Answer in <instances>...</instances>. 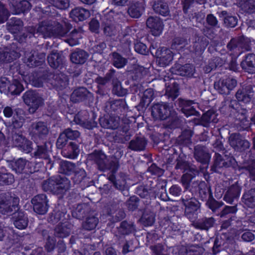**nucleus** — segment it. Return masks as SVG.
I'll return each mask as SVG.
<instances>
[{
  "label": "nucleus",
  "mask_w": 255,
  "mask_h": 255,
  "mask_svg": "<svg viewBox=\"0 0 255 255\" xmlns=\"http://www.w3.org/2000/svg\"><path fill=\"white\" fill-rule=\"evenodd\" d=\"M237 81L232 78H227L222 80L221 83H215V87L222 94H228L231 90H232L236 86Z\"/></svg>",
  "instance_id": "15"
},
{
  "label": "nucleus",
  "mask_w": 255,
  "mask_h": 255,
  "mask_svg": "<svg viewBox=\"0 0 255 255\" xmlns=\"http://www.w3.org/2000/svg\"><path fill=\"white\" fill-rule=\"evenodd\" d=\"M19 199L5 193L0 195V213L3 215L12 214L18 210Z\"/></svg>",
  "instance_id": "4"
},
{
  "label": "nucleus",
  "mask_w": 255,
  "mask_h": 255,
  "mask_svg": "<svg viewBox=\"0 0 255 255\" xmlns=\"http://www.w3.org/2000/svg\"><path fill=\"white\" fill-rule=\"evenodd\" d=\"M25 138V136L20 133H15L12 136L13 143L15 144V146L17 147L23 143L22 142H23Z\"/></svg>",
  "instance_id": "52"
},
{
  "label": "nucleus",
  "mask_w": 255,
  "mask_h": 255,
  "mask_svg": "<svg viewBox=\"0 0 255 255\" xmlns=\"http://www.w3.org/2000/svg\"><path fill=\"white\" fill-rule=\"evenodd\" d=\"M81 37V33L79 30L74 29L70 33V37L66 40V42L70 46H74L79 44V39Z\"/></svg>",
  "instance_id": "38"
},
{
  "label": "nucleus",
  "mask_w": 255,
  "mask_h": 255,
  "mask_svg": "<svg viewBox=\"0 0 255 255\" xmlns=\"http://www.w3.org/2000/svg\"><path fill=\"white\" fill-rule=\"evenodd\" d=\"M193 186L195 188L196 191H198L200 193H205L206 191V184L204 181L196 182L193 183Z\"/></svg>",
  "instance_id": "53"
},
{
  "label": "nucleus",
  "mask_w": 255,
  "mask_h": 255,
  "mask_svg": "<svg viewBox=\"0 0 255 255\" xmlns=\"http://www.w3.org/2000/svg\"><path fill=\"white\" fill-rule=\"evenodd\" d=\"M146 144V142L144 139L142 138H137L134 140H131L130 142L129 147L130 149L140 151L144 149Z\"/></svg>",
  "instance_id": "36"
},
{
  "label": "nucleus",
  "mask_w": 255,
  "mask_h": 255,
  "mask_svg": "<svg viewBox=\"0 0 255 255\" xmlns=\"http://www.w3.org/2000/svg\"><path fill=\"white\" fill-rule=\"evenodd\" d=\"M11 221L15 226L18 229L23 230L26 228L28 224V218L27 216L22 210L19 209L14 211L11 214Z\"/></svg>",
  "instance_id": "10"
},
{
  "label": "nucleus",
  "mask_w": 255,
  "mask_h": 255,
  "mask_svg": "<svg viewBox=\"0 0 255 255\" xmlns=\"http://www.w3.org/2000/svg\"><path fill=\"white\" fill-rule=\"evenodd\" d=\"M99 121L101 126L106 128L115 129L117 128L119 126L118 122L114 121L112 118L109 120L105 118H101Z\"/></svg>",
  "instance_id": "37"
},
{
  "label": "nucleus",
  "mask_w": 255,
  "mask_h": 255,
  "mask_svg": "<svg viewBox=\"0 0 255 255\" xmlns=\"http://www.w3.org/2000/svg\"><path fill=\"white\" fill-rule=\"evenodd\" d=\"M7 30L12 34H16L22 31L23 27V21L16 17L10 18L6 23Z\"/></svg>",
  "instance_id": "17"
},
{
  "label": "nucleus",
  "mask_w": 255,
  "mask_h": 255,
  "mask_svg": "<svg viewBox=\"0 0 255 255\" xmlns=\"http://www.w3.org/2000/svg\"><path fill=\"white\" fill-rule=\"evenodd\" d=\"M242 68L250 73H255V55L248 54L241 63Z\"/></svg>",
  "instance_id": "24"
},
{
  "label": "nucleus",
  "mask_w": 255,
  "mask_h": 255,
  "mask_svg": "<svg viewBox=\"0 0 255 255\" xmlns=\"http://www.w3.org/2000/svg\"><path fill=\"white\" fill-rule=\"evenodd\" d=\"M194 104L195 103L193 101L182 100L181 101V104L183 106L182 111L187 117L196 115L197 113L195 108L191 106Z\"/></svg>",
  "instance_id": "29"
},
{
  "label": "nucleus",
  "mask_w": 255,
  "mask_h": 255,
  "mask_svg": "<svg viewBox=\"0 0 255 255\" xmlns=\"http://www.w3.org/2000/svg\"><path fill=\"white\" fill-rule=\"evenodd\" d=\"M9 16V12L7 9L5 7L4 5L0 3V23H3L6 20Z\"/></svg>",
  "instance_id": "49"
},
{
  "label": "nucleus",
  "mask_w": 255,
  "mask_h": 255,
  "mask_svg": "<svg viewBox=\"0 0 255 255\" xmlns=\"http://www.w3.org/2000/svg\"><path fill=\"white\" fill-rule=\"evenodd\" d=\"M253 96V90L251 86H247L245 88L238 91L236 98L239 102L248 103L250 102Z\"/></svg>",
  "instance_id": "21"
},
{
  "label": "nucleus",
  "mask_w": 255,
  "mask_h": 255,
  "mask_svg": "<svg viewBox=\"0 0 255 255\" xmlns=\"http://www.w3.org/2000/svg\"><path fill=\"white\" fill-rule=\"evenodd\" d=\"M157 57V62L161 67L169 65L173 60V53L170 50L162 47L157 49L155 52Z\"/></svg>",
  "instance_id": "11"
},
{
  "label": "nucleus",
  "mask_w": 255,
  "mask_h": 255,
  "mask_svg": "<svg viewBox=\"0 0 255 255\" xmlns=\"http://www.w3.org/2000/svg\"><path fill=\"white\" fill-rule=\"evenodd\" d=\"M144 10V6L141 3H136L131 5L128 9L129 15L133 18L139 17Z\"/></svg>",
  "instance_id": "33"
},
{
  "label": "nucleus",
  "mask_w": 255,
  "mask_h": 255,
  "mask_svg": "<svg viewBox=\"0 0 255 255\" xmlns=\"http://www.w3.org/2000/svg\"><path fill=\"white\" fill-rule=\"evenodd\" d=\"M31 128L34 134L40 138H45L49 133L46 124L42 122L33 123L31 125Z\"/></svg>",
  "instance_id": "19"
},
{
  "label": "nucleus",
  "mask_w": 255,
  "mask_h": 255,
  "mask_svg": "<svg viewBox=\"0 0 255 255\" xmlns=\"http://www.w3.org/2000/svg\"><path fill=\"white\" fill-rule=\"evenodd\" d=\"M10 81L5 77L0 78V92L4 94H7V89Z\"/></svg>",
  "instance_id": "45"
},
{
  "label": "nucleus",
  "mask_w": 255,
  "mask_h": 255,
  "mask_svg": "<svg viewBox=\"0 0 255 255\" xmlns=\"http://www.w3.org/2000/svg\"><path fill=\"white\" fill-rule=\"evenodd\" d=\"M51 145L49 142H45L41 145L37 146V149L33 153L34 156L36 158L47 159L50 156Z\"/></svg>",
  "instance_id": "18"
},
{
  "label": "nucleus",
  "mask_w": 255,
  "mask_h": 255,
  "mask_svg": "<svg viewBox=\"0 0 255 255\" xmlns=\"http://www.w3.org/2000/svg\"><path fill=\"white\" fill-rule=\"evenodd\" d=\"M34 211L39 215L46 213L49 207L48 200L45 194H41L35 196L31 199Z\"/></svg>",
  "instance_id": "7"
},
{
  "label": "nucleus",
  "mask_w": 255,
  "mask_h": 255,
  "mask_svg": "<svg viewBox=\"0 0 255 255\" xmlns=\"http://www.w3.org/2000/svg\"><path fill=\"white\" fill-rule=\"evenodd\" d=\"M240 46V43L238 42V41L236 39H233L231 40L230 42L228 44V48L231 51H233L234 54L231 53L230 54H233L235 58L239 56L242 53L240 51L239 47Z\"/></svg>",
  "instance_id": "39"
},
{
  "label": "nucleus",
  "mask_w": 255,
  "mask_h": 255,
  "mask_svg": "<svg viewBox=\"0 0 255 255\" xmlns=\"http://www.w3.org/2000/svg\"><path fill=\"white\" fill-rule=\"evenodd\" d=\"M30 7L31 4L30 2L28 0H23L17 2L12 13L14 14L24 13L28 11L30 9Z\"/></svg>",
  "instance_id": "30"
},
{
  "label": "nucleus",
  "mask_w": 255,
  "mask_h": 255,
  "mask_svg": "<svg viewBox=\"0 0 255 255\" xmlns=\"http://www.w3.org/2000/svg\"><path fill=\"white\" fill-rule=\"evenodd\" d=\"M54 235L56 238L61 239L58 241V245H62L63 238L64 237V226L62 222H60L55 228Z\"/></svg>",
  "instance_id": "44"
},
{
  "label": "nucleus",
  "mask_w": 255,
  "mask_h": 255,
  "mask_svg": "<svg viewBox=\"0 0 255 255\" xmlns=\"http://www.w3.org/2000/svg\"><path fill=\"white\" fill-rule=\"evenodd\" d=\"M194 156L198 161L205 165L207 164L210 158V155L205 148L200 145L195 147Z\"/></svg>",
  "instance_id": "23"
},
{
  "label": "nucleus",
  "mask_w": 255,
  "mask_h": 255,
  "mask_svg": "<svg viewBox=\"0 0 255 255\" xmlns=\"http://www.w3.org/2000/svg\"><path fill=\"white\" fill-rule=\"evenodd\" d=\"M244 204L250 208L255 207V189H251L246 193L243 197Z\"/></svg>",
  "instance_id": "31"
},
{
  "label": "nucleus",
  "mask_w": 255,
  "mask_h": 255,
  "mask_svg": "<svg viewBox=\"0 0 255 255\" xmlns=\"http://www.w3.org/2000/svg\"><path fill=\"white\" fill-rule=\"evenodd\" d=\"M13 34V39L18 44L21 45L22 43L25 42L27 37L28 34L26 32H22L21 31Z\"/></svg>",
  "instance_id": "47"
},
{
  "label": "nucleus",
  "mask_w": 255,
  "mask_h": 255,
  "mask_svg": "<svg viewBox=\"0 0 255 255\" xmlns=\"http://www.w3.org/2000/svg\"><path fill=\"white\" fill-rule=\"evenodd\" d=\"M10 166L8 161L0 160V185H7L14 181V176L8 172L7 168Z\"/></svg>",
  "instance_id": "9"
},
{
  "label": "nucleus",
  "mask_w": 255,
  "mask_h": 255,
  "mask_svg": "<svg viewBox=\"0 0 255 255\" xmlns=\"http://www.w3.org/2000/svg\"><path fill=\"white\" fill-rule=\"evenodd\" d=\"M23 143L21 144L18 147L25 153H29L32 149V142L30 140L25 138Z\"/></svg>",
  "instance_id": "46"
},
{
  "label": "nucleus",
  "mask_w": 255,
  "mask_h": 255,
  "mask_svg": "<svg viewBox=\"0 0 255 255\" xmlns=\"http://www.w3.org/2000/svg\"><path fill=\"white\" fill-rule=\"evenodd\" d=\"M113 64L118 68H123L127 63L126 59L117 53H114L113 54Z\"/></svg>",
  "instance_id": "43"
},
{
  "label": "nucleus",
  "mask_w": 255,
  "mask_h": 255,
  "mask_svg": "<svg viewBox=\"0 0 255 255\" xmlns=\"http://www.w3.org/2000/svg\"><path fill=\"white\" fill-rule=\"evenodd\" d=\"M44 191H49L58 196L62 200L64 193V178L60 175L49 178L44 180L42 184Z\"/></svg>",
  "instance_id": "3"
},
{
  "label": "nucleus",
  "mask_w": 255,
  "mask_h": 255,
  "mask_svg": "<svg viewBox=\"0 0 255 255\" xmlns=\"http://www.w3.org/2000/svg\"><path fill=\"white\" fill-rule=\"evenodd\" d=\"M12 169L16 173L21 174L25 169L27 161L23 158H19L15 161L9 162Z\"/></svg>",
  "instance_id": "32"
},
{
  "label": "nucleus",
  "mask_w": 255,
  "mask_h": 255,
  "mask_svg": "<svg viewBox=\"0 0 255 255\" xmlns=\"http://www.w3.org/2000/svg\"><path fill=\"white\" fill-rule=\"evenodd\" d=\"M230 143L235 150H244L250 147V143L247 140L243 139V137L239 134H233L230 137Z\"/></svg>",
  "instance_id": "14"
},
{
  "label": "nucleus",
  "mask_w": 255,
  "mask_h": 255,
  "mask_svg": "<svg viewBox=\"0 0 255 255\" xmlns=\"http://www.w3.org/2000/svg\"><path fill=\"white\" fill-rule=\"evenodd\" d=\"M49 72L46 69L41 71L38 73H35L29 76V83L35 87L43 86V80L49 76Z\"/></svg>",
  "instance_id": "16"
},
{
  "label": "nucleus",
  "mask_w": 255,
  "mask_h": 255,
  "mask_svg": "<svg viewBox=\"0 0 255 255\" xmlns=\"http://www.w3.org/2000/svg\"><path fill=\"white\" fill-rule=\"evenodd\" d=\"M237 22L238 19L236 17L227 16L225 17L224 23L228 27H234L237 24Z\"/></svg>",
  "instance_id": "50"
},
{
  "label": "nucleus",
  "mask_w": 255,
  "mask_h": 255,
  "mask_svg": "<svg viewBox=\"0 0 255 255\" xmlns=\"http://www.w3.org/2000/svg\"><path fill=\"white\" fill-rule=\"evenodd\" d=\"M91 95L86 88L81 87L73 91L71 95V100L74 102H78L86 97H90Z\"/></svg>",
  "instance_id": "27"
},
{
  "label": "nucleus",
  "mask_w": 255,
  "mask_h": 255,
  "mask_svg": "<svg viewBox=\"0 0 255 255\" xmlns=\"http://www.w3.org/2000/svg\"><path fill=\"white\" fill-rule=\"evenodd\" d=\"M177 74L181 76H192L193 75L194 68L191 64H185L177 68Z\"/></svg>",
  "instance_id": "34"
},
{
  "label": "nucleus",
  "mask_w": 255,
  "mask_h": 255,
  "mask_svg": "<svg viewBox=\"0 0 255 255\" xmlns=\"http://www.w3.org/2000/svg\"><path fill=\"white\" fill-rule=\"evenodd\" d=\"M90 16L88 10L81 7H76L70 13V16L76 22L83 21Z\"/></svg>",
  "instance_id": "20"
},
{
  "label": "nucleus",
  "mask_w": 255,
  "mask_h": 255,
  "mask_svg": "<svg viewBox=\"0 0 255 255\" xmlns=\"http://www.w3.org/2000/svg\"><path fill=\"white\" fill-rule=\"evenodd\" d=\"M215 221L213 218L205 219L203 222L200 223V227L202 229L207 230L212 227Z\"/></svg>",
  "instance_id": "51"
},
{
  "label": "nucleus",
  "mask_w": 255,
  "mask_h": 255,
  "mask_svg": "<svg viewBox=\"0 0 255 255\" xmlns=\"http://www.w3.org/2000/svg\"><path fill=\"white\" fill-rule=\"evenodd\" d=\"M202 121L205 123V126H206V124L211 122L217 123V115L213 111H208L202 116Z\"/></svg>",
  "instance_id": "40"
},
{
  "label": "nucleus",
  "mask_w": 255,
  "mask_h": 255,
  "mask_svg": "<svg viewBox=\"0 0 255 255\" xmlns=\"http://www.w3.org/2000/svg\"><path fill=\"white\" fill-rule=\"evenodd\" d=\"M237 208L235 206H226L221 213V217H223L225 215L229 213H234L237 211Z\"/></svg>",
  "instance_id": "60"
},
{
  "label": "nucleus",
  "mask_w": 255,
  "mask_h": 255,
  "mask_svg": "<svg viewBox=\"0 0 255 255\" xmlns=\"http://www.w3.org/2000/svg\"><path fill=\"white\" fill-rule=\"evenodd\" d=\"M23 90V86L17 80H13L12 83H9L6 95H18Z\"/></svg>",
  "instance_id": "28"
},
{
  "label": "nucleus",
  "mask_w": 255,
  "mask_h": 255,
  "mask_svg": "<svg viewBox=\"0 0 255 255\" xmlns=\"http://www.w3.org/2000/svg\"><path fill=\"white\" fill-rule=\"evenodd\" d=\"M63 133L64 131H63L60 134V135L56 142V146L58 149L61 150V154H62L63 148L64 147V137L63 136Z\"/></svg>",
  "instance_id": "62"
},
{
  "label": "nucleus",
  "mask_w": 255,
  "mask_h": 255,
  "mask_svg": "<svg viewBox=\"0 0 255 255\" xmlns=\"http://www.w3.org/2000/svg\"><path fill=\"white\" fill-rule=\"evenodd\" d=\"M185 206V214L186 216L193 222L197 218L200 207L199 202L195 199L191 198L188 199L185 197L183 199Z\"/></svg>",
  "instance_id": "6"
},
{
  "label": "nucleus",
  "mask_w": 255,
  "mask_h": 255,
  "mask_svg": "<svg viewBox=\"0 0 255 255\" xmlns=\"http://www.w3.org/2000/svg\"><path fill=\"white\" fill-rule=\"evenodd\" d=\"M88 57V53L82 50H77L71 55V60L75 64H83Z\"/></svg>",
  "instance_id": "26"
},
{
  "label": "nucleus",
  "mask_w": 255,
  "mask_h": 255,
  "mask_svg": "<svg viewBox=\"0 0 255 255\" xmlns=\"http://www.w3.org/2000/svg\"><path fill=\"white\" fill-rule=\"evenodd\" d=\"M170 115V108L166 104L157 103L152 108V115L156 119L165 120Z\"/></svg>",
  "instance_id": "12"
},
{
  "label": "nucleus",
  "mask_w": 255,
  "mask_h": 255,
  "mask_svg": "<svg viewBox=\"0 0 255 255\" xmlns=\"http://www.w3.org/2000/svg\"><path fill=\"white\" fill-rule=\"evenodd\" d=\"M240 6L249 12L255 11V0H240Z\"/></svg>",
  "instance_id": "41"
},
{
  "label": "nucleus",
  "mask_w": 255,
  "mask_h": 255,
  "mask_svg": "<svg viewBox=\"0 0 255 255\" xmlns=\"http://www.w3.org/2000/svg\"><path fill=\"white\" fill-rule=\"evenodd\" d=\"M100 24L97 20L92 19L89 23V27L91 31L94 32H98Z\"/></svg>",
  "instance_id": "59"
},
{
  "label": "nucleus",
  "mask_w": 255,
  "mask_h": 255,
  "mask_svg": "<svg viewBox=\"0 0 255 255\" xmlns=\"http://www.w3.org/2000/svg\"><path fill=\"white\" fill-rule=\"evenodd\" d=\"M45 54L35 51H26L23 58L24 62L30 68L41 65L44 62Z\"/></svg>",
  "instance_id": "8"
},
{
  "label": "nucleus",
  "mask_w": 255,
  "mask_h": 255,
  "mask_svg": "<svg viewBox=\"0 0 255 255\" xmlns=\"http://www.w3.org/2000/svg\"><path fill=\"white\" fill-rule=\"evenodd\" d=\"M134 49L136 52L143 55L146 54L147 52L146 45L141 42L136 43Z\"/></svg>",
  "instance_id": "55"
},
{
  "label": "nucleus",
  "mask_w": 255,
  "mask_h": 255,
  "mask_svg": "<svg viewBox=\"0 0 255 255\" xmlns=\"http://www.w3.org/2000/svg\"><path fill=\"white\" fill-rule=\"evenodd\" d=\"M186 41L181 38H176L174 40L171 47L173 49L180 50L185 45Z\"/></svg>",
  "instance_id": "48"
},
{
  "label": "nucleus",
  "mask_w": 255,
  "mask_h": 255,
  "mask_svg": "<svg viewBox=\"0 0 255 255\" xmlns=\"http://www.w3.org/2000/svg\"><path fill=\"white\" fill-rule=\"evenodd\" d=\"M24 103L29 107L28 111L34 113L43 104V100L39 94L33 90H28L22 96Z\"/></svg>",
  "instance_id": "5"
},
{
  "label": "nucleus",
  "mask_w": 255,
  "mask_h": 255,
  "mask_svg": "<svg viewBox=\"0 0 255 255\" xmlns=\"http://www.w3.org/2000/svg\"><path fill=\"white\" fill-rule=\"evenodd\" d=\"M153 8L155 12L166 16L169 13L168 7L166 3L161 1L155 2Z\"/></svg>",
  "instance_id": "35"
},
{
  "label": "nucleus",
  "mask_w": 255,
  "mask_h": 255,
  "mask_svg": "<svg viewBox=\"0 0 255 255\" xmlns=\"http://www.w3.org/2000/svg\"><path fill=\"white\" fill-rule=\"evenodd\" d=\"M33 35L39 33L43 37H61L64 35L63 27L61 24L58 22L50 20L41 21L37 27L33 30Z\"/></svg>",
  "instance_id": "2"
},
{
  "label": "nucleus",
  "mask_w": 255,
  "mask_h": 255,
  "mask_svg": "<svg viewBox=\"0 0 255 255\" xmlns=\"http://www.w3.org/2000/svg\"><path fill=\"white\" fill-rule=\"evenodd\" d=\"M63 59L64 56L62 53L52 52L47 57V61L49 65L54 69H59V73H57L54 76V82H53V85L58 92L59 97L61 99V102H62L64 95V75L63 72L60 71V70H61L63 67Z\"/></svg>",
  "instance_id": "1"
},
{
  "label": "nucleus",
  "mask_w": 255,
  "mask_h": 255,
  "mask_svg": "<svg viewBox=\"0 0 255 255\" xmlns=\"http://www.w3.org/2000/svg\"><path fill=\"white\" fill-rule=\"evenodd\" d=\"M207 204L208 207L213 211H215L216 209L220 208L222 205L221 203L218 202L214 200L209 201L207 203Z\"/></svg>",
  "instance_id": "57"
},
{
  "label": "nucleus",
  "mask_w": 255,
  "mask_h": 255,
  "mask_svg": "<svg viewBox=\"0 0 255 255\" xmlns=\"http://www.w3.org/2000/svg\"><path fill=\"white\" fill-rule=\"evenodd\" d=\"M146 25L154 36L160 35L163 29L162 21L158 17H150L146 21Z\"/></svg>",
  "instance_id": "13"
},
{
  "label": "nucleus",
  "mask_w": 255,
  "mask_h": 255,
  "mask_svg": "<svg viewBox=\"0 0 255 255\" xmlns=\"http://www.w3.org/2000/svg\"><path fill=\"white\" fill-rule=\"evenodd\" d=\"M181 192L180 187L177 185H173L169 189V192L174 196H178Z\"/></svg>",
  "instance_id": "64"
},
{
  "label": "nucleus",
  "mask_w": 255,
  "mask_h": 255,
  "mask_svg": "<svg viewBox=\"0 0 255 255\" xmlns=\"http://www.w3.org/2000/svg\"><path fill=\"white\" fill-rule=\"evenodd\" d=\"M191 176L188 173L184 174L182 177V183L186 189L189 187L190 182L192 179Z\"/></svg>",
  "instance_id": "58"
},
{
  "label": "nucleus",
  "mask_w": 255,
  "mask_h": 255,
  "mask_svg": "<svg viewBox=\"0 0 255 255\" xmlns=\"http://www.w3.org/2000/svg\"><path fill=\"white\" fill-rule=\"evenodd\" d=\"M189 167V164L182 160H180L179 159L177 161V163L176 166V169H181L184 170V171H186L188 170Z\"/></svg>",
  "instance_id": "61"
},
{
  "label": "nucleus",
  "mask_w": 255,
  "mask_h": 255,
  "mask_svg": "<svg viewBox=\"0 0 255 255\" xmlns=\"http://www.w3.org/2000/svg\"><path fill=\"white\" fill-rule=\"evenodd\" d=\"M55 241L51 237L46 239L45 243V248L47 252H49L52 251L55 247Z\"/></svg>",
  "instance_id": "56"
},
{
  "label": "nucleus",
  "mask_w": 255,
  "mask_h": 255,
  "mask_svg": "<svg viewBox=\"0 0 255 255\" xmlns=\"http://www.w3.org/2000/svg\"><path fill=\"white\" fill-rule=\"evenodd\" d=\"M192 136V132L190 130H185L182 133L180 139L184 140L185 143L188 142Z\"/></svg>",
  "instance_id": "63"
},
{
  "label": "nucleus",
  "mask_w": 255,
  "mask_h": 255,
  "mask_svg": "<svg viewBox=\"0 0 255 255\" xmlns=\"http://www.w3.org/2000/svg\"><path fill=\"white\" fill-rule=\"evenodd\" d=\"M240 192V187L237 185H234L230 187L225 194L224 200L228 203L231 204L235 198L239 196Z\"/></svg>",
  "instance_id": "25"
},
{
  "label": "nucleus",
  "mask_w": 255,
  "mask_h": 255,
  "mask_svg": "<svg viewBox=\"0 0 255 255\" xmlns=\"http://www.w3.org/2000/svg\"><path fill=\"white\" fill-rule=\"evenodd\" d=\"M12 61L10 58L9 56H8L7 52L4 50L0 51V66L5 63H8L12 62Z\"/></svg>",
  "instance_id": "54"
},
{
  "label": "nucleus",
  "mask_w": 255,
  "mask_h": 255,
  "mask_svg": "<svg viewBox=\"0 0 255 255\" xmlns=\"http://www.w3.org/2000/svg\"><path fill=\"white\" fill-rule=\"evenodd\" d=\"M21 49V45L17 42H13L4 48V51L7 53L8 56H9L12 61L20 57Z\"/></svg>",
  "instance_id": "22"
},
{
  "label": "nucleus",
  "mask_w": 255,
  "mask_h": 255,
  "mask_svg": "<svg viewBox=\"0 0 255 255\" xmlns=\"http://www.w3.org/2000/svg\"><path fill=\"white\" fill-rule=\"evenodd\" d=\"M98 223L97 218L92 216L88 218L86 221L83 223V228L87 230H92L94 229Z\"/></svg>",
  "instance_id": "42"
}]
</instances>
